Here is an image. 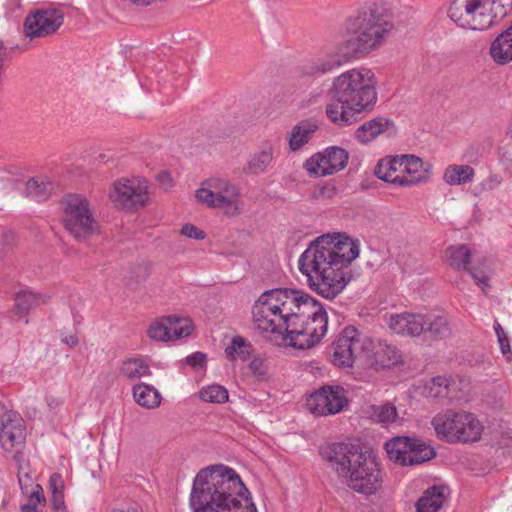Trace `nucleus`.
Segmentation results:
<instances>
[{
  "label": "nucleus",
  "instance_id": "obj_1",
  "mask_svg": "<svg viewBox=\"0 0 512 512\" xmlns=\"http://www.w3.org/2000/svg\"><path fill=\"white\" fill-rule=\"evenodd\" d=\"M189 506L192 512H257L240 476L224 465L209 466L197 473Z\"/></svg>",
  "mask_w": 512,
  "mask_h": 512
},
{
  "label": "nucleus",
  "instance_id": "obj_2",
  "mask_svg": "<svg viewBox=\"0 0 512 512\" xmlns=\"http://www.w3.org/2000/svg\"><path fill=\"white\" fill-rule=\"evenodd\" d=\"M374 72L366 67L349 69L332 81L328 95L334 100L326 106L327 118L340 127L358 121L362 114L373 111L378 94Z\"/></svg>",
  "mask_w": 512,
  "mask_h": 512
},
{
  "label": "nucleus",
  "instance_id": "obj_3",
  "mask_svg": "<svg viewBox=\"0 0 512 512\" xmlns=\"http://www.w3.org/2000/svg\"><path fill=\"white\" fill-rule=\"evenodd\" d=\"M393 24L384 9L375 4L358 10L344 23L345 40L339 52L322 62V73L331 72L351 59H359L381 47Z\"/></svg>",
  "mask_w": 512,
  "mask_h": 512
},
{
  "label": "nucleus",
  "instance_id": "obj_4",
  "mask_svg": "<svg viewBox=\"0 0 512 512\" xmlns=\"http://www.w3.org/2000/svg\"><path fill=\"white\" fill-rule=\"evenodd\" d=\"M319 306L318 301L307 293L291 289H272L263 292L253 305L255 327L270 334V340L278 341L292 321L300 315L309 316L310 309Z\"/></svg>",
  "mask_w": 512,
  "mask_h": 512
},
{
  "label": "nucleus",
  "instance_id": "obj_5",
  "mask_svg": "<svg viewBox=\"0 0 512 512\" xmlns=\"http://www.w3.org/2000/svg\"><path fill=\"white\" fill-rule=\"evenodd\" d=\"M327 460L353 491L368 496L380 489L382 476L377 457L371 452L363 451L358 444H331L327 451Z\"/></svg>",
  "mask_w": 512,
  "mask_h": 512
},
{
  "label": "nucleus",
  "instance_id": "obj_6",
  "mask_svg": "<svg viewBox=\"0 0 512 512\" xmlns=\"http://www.w3.org/2000/svg\"><path fill=\"white\" fill-rule=\"evenodd\" d=\"M359 242L344 232L322 234V298L336 297L352 278L350 265L359 257Z\"/></svg>",
  "mask_w": 512,
  "mask_h": 512
},
{
  "label": "nucleus",
  "instance_id": "obj_7",
  "mask_svg": "<svg viewBox=\"0 0 512 512\" xmlns=\"http://www.w3.org/2000/svg\"><path fill=\"white\" fill-rule=\"evenodd\" d=\"M512 9V0H453L448 16L458 26L487 30Z\"/></svg>",
  "mask_w": 512,
  "mask_h": 512
},
{
  "label": "nucleus",
  "instance_id": "obj_8",
  "mask_svg": "<svg viewBox=\"0 0 512 512\" xmlns=\"http://www.w3.org/2000/svg\"><path fill=\"white\" fill-rule=\"evenodd\" d=\"M63 224L77 242H86L99 233V225L88 200L80 194H68L61 201Z\"/></svg>",
  "mask_w": 512,
  "mask_h": 512
},
{
  "label": "nucleus",
  "instance_id": "obj_9",
  "mask_svg": "<svg viewBox=\"0 0 512 512\" xmlns=\"http://www.w3.org/2000/svg\"><path fill=\"white\" fill-rule=\"evenodd\" d=\"M195 197L201 204L210 208H221L231 216L240 212L239 188L229 180L222 178H210L203 182V187L196 191Z\"/></svg>",
  "mask_w": 512,
  "mask_h": 512
},
{
  "label": "nucleus",
  "instance_id": "obj_10",
  "mask_svg": "<svg viewBox=\"0 0 512 512\" xmlns=\"http://www.w3.org/2000/svg\"><path fill=\"white\" fill-rule=\"evenodd\" d=\"M371 347V338L347 326L332 344L331 361L339 367H351L356 359L363 360Z\"/></svg>",
  "mask_w": 512,
  "mask_h": 512
},
{
  "label": "nucleus",
  "instance_id": "obj_11",
  "mask_svg": "<svg viewBox=\"0 0 512 512\" xmlns=\"http://www.w3.org/2000/svg\"><path fill=\"white\" fill-rule=\"evenodd\" d=\"M385 449L389 459L402 466L419 465L435 457V451L429 444L406 436L390 439Z\"/></svg>",
  "mask_w": 512,
  "mask_h": 512
},
{
  "label": "nucleus",
  "instance_id": "obj_12",
  "mask_svg": "<svg viewBox=\"0 0 512 512\" xmlns=\"http://www.w3.org/2000/svg\"><path fill=\"white\" fill-rule=\"evenodd\" d=\"M147 183L136 178L120 179L113 183L109 198L116 207L128 210L144 206L149 197Z\"/></svg>",
  "mask_w": 512,
  "mask_h": 512
},
{
  "label": "nucleus",
  "instance_id": "obj_13",
  "mask_svg": "<svg viewBox=\"0 0 512 512\" xmlns=\"http://www.w3.org/2000/svg\"><path fill=\"white\" fill-rule=\"evenodd\" d=\"M64 14L62 11L50 8L40 9L29 14L24 21V34L33 40L39 37H46L54 34L63 24Z\"/></svg>",
  "mask_w": 512,
  "mask_h": 512
},
{
  "label": "nucleus",
  "instance_id": "obj_14",
  "mask_svg": "<svg viewBox=\"0 0 512 512\" xmlns=\"http://www.w3.org/2000/svg\"><path fill=\"white\" fill-rule=\"evenodd\" d=\"M25 440L23 419L16 412H4L0 405V442L5 450L21 445Z\"/></svg>",
  "mask_w": 512,
  "mask_h": 512
},
{
  "label": "nucleus",
  "instance_id": "obj_15",
  "mask_svg": "<svg viewBox=\"0 0 512 512\" xmlns=\"http://www.w3.org/2000/svg\"><path fill=\"white\" fill-rule=\"evenodd\" d=\"M320 236L310 242L308 248L300 255L298 268L307 278L310 289L320 294Z\"/></svg>",
  "mask_w": 512,
  "mask_h": 512
},
{
  "label": "nucleus",
  "instance_id": "obj_16",
  "mask_svg": "<svg viewBox=\"0 0 512 512\" xmlns=\"http://www.w3.org/2000/svg\"><path fill=\"white\" fill-rule=\"evenodd\" d=\"M363 361L376 370L391 368L402 362L400 350L386 341H372V347L363 356Z\"/></svg>",
  "mask_w": 512,
  "mask_h": 512
},
{
  "label": "nucleus",
  "instance_id": "obj_17",
  "mask_svg": "<svg viewBox=\"0 0 512 512\" xmlns=\"http://www.w3.org/2000/svg\"><path fill=\"white\" fill-rule=\"evenodd\" d=\"M402 168V178L397 179V185L408 187L427 182L430 178L432 165L424 163L417 156L402 155Z\"/></svg>",
  "mask_w": 512,
  "mask_h": 512
},
{
  "label": "nucleus",
  "instance_id": "obj_18",
  "mask_svg": "<svg viewBox=\"0 0 512 512\" xmlns=\"http://www.w3.org/2000/svg\"><path fill=\"white\" fill-rule=\"evenodd\" d=\"M395 133L394 122L386 117H375L357 127L353 133L354 139L361 144H369L380 135L391 136Z\"/></svg>",
  "mask_w": 512,
  "mask_h": 512
},
{
  "label": "nucleus",
  "instance_id": "obj_19",
  "mask_svg": "<svg viewBox=\"0 0 512 512\" xmlns=\"http://www.w3.org/2000/svg\"><path fill=\"white\" fill-rule=\"evenodd\" d=\"M460 411L447 410L436 414L431 425L437 437L448 443L459 442Z\"/></svg>",
  "mask_w": 512,
  "mask_h": 512
},
{
  "label": "nucleus",
  "instance_id": "obj_20",
  "mask_svg": "<svg viewBox=\"0 0 512 512\" xmlns=\"http://www.w3.org/2000/svg\"><path fill=\"white\" fill-rule=\"evenodd\" d=\"M425 315L401 313L391 315L389 328L397 334L417 337L425 332Z\"/></svg>",
  "mask_w": 512,
  "mask_h": 512
},
{
  "label": "nucleus",
  "instance_id": "obj_21",
  "mask_svg": "<svg viewBox=\"0 0 512 512\" xmlns=\"http://www.w3.org/2000/svg\"><path fill=\"white\" fill-rule=\"evenodd\" d=\"M320 121L316 118L303 119L292 127L287 135L288 146L292 152H297L310 142L319 130Z\"/></svg>",
  "mask_w": 512,
  "mask_h": 512
},
{
  "label": "nucleus",
  "instance_id": "obj_22",
  "mask_svg": "<svg viewBox=\"0 0 512 512\" xmlns=\"http://www.w3.org/2000/svg\"><path fill=\"white\" fill-rule=\"evenodd\" d=\"M423 393L427 397L441 400L459 398L456 381L446 376H436L426 381Z\"/></svg>",
  "mask_w": 512,
  "mask_h": 512
},
{
  "label": "nucleus",
  "instance_id": "obj_23",
  "mask_svg": "<svg viewBox=\"0 0 512 512\" xmlns=\"http://www.w3.org/2000/svg\"><path fill=\"white\" fill-rule=\"evenodd\" d=\"M490 56L498 65H506L512 62V25L492 41Z\"/></svg>",
  "mask_w": 512,
  "mask_h": 512
},
{
  "label": "nucleus",
  "instance_id": "obj_24",
  "mask_svg": "<svg viewBox=\"0 0 512 512\" xmlns=\"http://www.w3.org/2000/svg\"><path fill=\"white\" fill-rule=\"evenodd\" d=\"M282 341L289 339L291 346L297 349H308L320 341V336L316 333V328L304 327L297 329L294 320L292 326L285 331Z\"/></svg>",
  "mask_w": 512,
  "mask_h": 512
},
{
  "label": "nucleus",
  "instance_id": "obj_25",
  "mask_svg": "<svg viewBox=\"0 0 512 512\" xmlns=\"http://www.w3.org/2000/svg\"><path fill=\"white\" fill-rule=\"evenodd\" d=\"M322 399H324L322 416L337 414L348 404L345 391L341 386H322Z\"/></svg>",
  "mask_w": 512,
  "mask_h": 512
},
{
  "label": "nucleus",
  "instance_id": "obj_26",
  "mask_svg": "<svg viewBox=\"0 0 512 512\" xmlns=\"http://www.w3.org/2000/svg\"><path fill=\"white\" fill-rule=\"evenodd\" d=\"M349 153L341 147L331 146L322 152V176L334 174L348 163Z\"/></svg>",
  "mask_w": 512,
  "mask_h": 512
},
{
  "label": "nucleus",
  "instance_id": "obj_27",
  "mask_svg": "<svg viewBox=\"0 0 512 512\" xmlns=\"http://www.w3.org/2000/svg\"><path fill=\"white\" fill-rule=\"evenodd\" d=\"M402 155L388 156L378 161L374 174L378 179L397 185V179L402 178Z\"/></svg>",
  "mask_w": 512,
  "mask_h": 512
},
{
  "label": "nucleus",
  "instance_id": "obj_28",
  "mask_svg": "<svg viewBox=\"0 0 512 512\" xmlns=\"http://www.w3.org/2000/svg\"><path fill=\"white\" fill-rule=\"evenodd\" d=\"M459 442H476L480 440L483 425L476 416L469 412L460 411Z\"/></svg>",
  "mask_w": 512,
  "mask_h": 512
},
{
  "label": "nucleus",
  "instance_id": "obj_29",
  "mask_svg": "<svg viewBox=\"0 0 512 512\" xmlns=\"http://www.w3.org/2000/svg\"><path fill=\"white\" fill-rule=\"evenodd\" d=\"M445 488L433 486L425 490L416 502V512H438L445 502Z\"/></svg>",
  "mask_w": 512,
  "mask_h": 512
},
{
  "label": "nucleus",
  "instance_id": "obj_30",
  "mask_svg": "<svg viewBox=\"0 0 512 512\" xmlns=\"http://www.w3.org/2000/svg\"><path fill=\"white\" fill-rule=\"evenodd\" d=\"M47 299L46 295L32 291H20L15 295V313L20 317L26 316L31 309L45 304Z\"/></svg>",
  "mask_w": 512,
  "mask_h": 512
},
{
  "label": "nucleus",
  "instance_id": "obj_31",
  "mask_svg": "<svg viewBox=\"0 0 512 512\" xmlns=\"http://www.w3.org/2000/svg\"><path fill=\"white\" fill-rule=\"evenodd\" d=\"M274 158V149L271 144L255 153L243 168L247 174L258 175L267 170Z\"/></svg>",
  "mask_w": 512,
  "mask_h": 512
},
{
  "label": "nucleus",
  "instance_id": "obj_32",
  "mask_svg": "<svg viewBox=\"0 0 512 512\" xmlns=\"http://www.w3.org/2000/svg\"><path fill=\"white\" fill-rule=\"evenodd\" d=\"M133 397L140 406L148 409L156 408L161 403V395L158 390L144 383L133 387Z\"/></svg>",
  "mask_w": 512,
  "mask_h": 512
},
{
  "label": "nucleus",
  "instance_id": "obj_33",
  "mask_svg": "<svg viewBox=\"0 0 512 512\" xmlns=\"http://www.w3.org/2000/svg\"><path fill=\"white\" fill-rule=\"evenodd\" d=\"M475 171L469 165H449L443 174V180L448 185H462L472 181Z\"/></svg>",
  "mask_w": 512,
  "mask_h": 512
},
{
  "label": "nucleus",
  "instance_id": "obj_34",
  "mask_svg": "<svg viewBox=\"0 0 512 512\" xmlns=\"http://www.w3.org/2000/svg\"><path fill=\"white\" fill-rule=\"evenodd\" d=\"M53 182L42 177H33L26 182V194L28 197L40 202L46 200L54 190Z\"/></svg>",
  "mask_w": 512,
  "mask_h": 512
},
{
  "label": "nucleus",
  "instance_id": "obj_35",
  "mask_svg": "<svg viewBox=\"0 0 512 512\" xmlns=\"http://www.w3.org/2000/svg\"><path fill=\"white\" fill-rule=\"evenodd\" d=\"M150 374L149 366L141 358H128L120 366V375L129 380H136Z\"/></svg>",
  "mask_w": 512,
  "mask_h": 512
},
{
  "label": "nucleus",
  "instance_id": "obj_36",
  "mask_svg": "<svg viewBox=\"0 0 512 512\" xmlns=\"http://www.w3.org/2000/svg\"><path fill=\"white\" fill-rule=\"evenodd\" d=\"M445 256L449 265L456 269H468L471 252L466 245H455L446 249Z\"/></svg>",
  "mask_w": 512,
  "mask_h": 512
},
{
  "label": "nucleus",
  "instance_id": "obj_37",
  "mask_svg": "<svg viewBox=\"0 0 512 512\" xmlns=\"http://www.w3.org/2000/svg\"><path fill=\"white\" fill-rule=\"evenodd\" d=\"M425 332L435 338H443L449 335V321L444 315H425Z\"/></svg>",
  "mask_w": 512,
  "mask_h": 512
},
{
  "label": "nucleus",
  "instance_id": "obj_38",
  "mask_svg": "<svg viewBox=\"0 0 512 512\" xmlns=\"http://www.w3.org/2000/svg\"><path fill=\"white\" fill-rule=\"evenodd\" d=\"M49 488L51 491V503L56 512H66L64 502V482L59 473H54L49 479Z\"/></svg>",
  "mask_w": 512,
  "mask_h": 512
},
{
  "label": "nucleus",
  "instance_id": "obj_39",
  "mask_svg": "<svg viewBox=\"0 0 512 512\" xmlns=\"http://www.w3.org/2000/svg\"><path fill=\"white\" fill-rule=\"evenodd\" d=\"M369 416L377 423L388 425L396 421L398 414L394 405L386 403L371 406Z\"/></svg>",
  "mask_w": 512,
  "mask_h": 512
},
{
  "label": "nucleus",
  "instance_id": "obj_40",
  "mask_svg": "<svg viewBox=\"0 0 512 512\" xmlns=\"http://www.w3.org/2000/svg\"><path fill=\"white\" fill-rule=\"evenodd\" d=\"M250 344L245 338L235 336L231 340V344L225 348V355L230 361L241 359L246 361L250 357Z\"/></svg>",
  "mask_w": 512,
  "mask_h": 512
},
{
  "label": "nucleus",
  "instance_id": "obj_41",
  "mask_svg": "<svg viewBox=\"0 0 512 512\" xmlns=\"http://www.w3.org/2000/svg\"><path fill=\"white\" fill-rule=\"evenodd\" d=\"M167 319H169L171 324L169 325L171 327V330L169 331L170 341L181 339L191 334L193 327L189 319L175 316H168Z\"/></svg>",
  "mask_w": 512,
  "mask_h": 512
},
{
  "label": "nucleus",
  "instance_id": "obj_42",
  "mask_svg": "<svg viewBox=\"0 0 512 512\" xmlns=\"http://www.w3.org/2000/svg\"><path fill=\"white\" fill-rule=\"evenodd\" d=\"M200 398L209 403H225L228 400V391L221 385L213 384L200 390Z\"/></svg>",
  "mask_w": 512,
  "mask_h": 512
},
{
  "label": "nucleus",
  "instance_id": "obj_43",
  "mask_svg": "<svg viewBox=\"0 0 512 512\" xmlns=\"http://www.w3.org/2000/svg\"><path fill=\"white\" fill-rule=\"evenodd\" d=\"M168 325L171 324L167 317L154 322L148 329L149 337L157 341H170L169 331L171 330V327H168Z\"/></svg>",
  "mask_w": 512,
  "mask_h": 512
},
{
  "label": "nucleus",
  "instance_id": "obj_44",
  "mask_svg": "<svg viewBox=\"0 0 512 512\" xmlns=\"http://www.w3.org/2000/svg\"><path fill=\"white\" fill-rule=\"evenodd\" d=\"M501 183L502 177L500 175L490 174L478 186H476V190L478 193L490 192L498 188Z\"/></svg>",
  "mask_w": 512,
  "mask_h": 512
},
{
  "label": "nucleus",
  "instance_id": "obj_45",
  "mask_svg": "<svg viewBox=\"0 0 512 512\" xmlns=\"http://www.w3.org/2000/svg\"><path fill=\"white\" fill-rule=\"evenodd\" d=\"M249 368L258 379H264L267 376L268 367L265 360L261 357H255L249 363Z\"/></svg>",
  "mask_w": 512,
  "mask_h": 512
},
{
  "label": "nucleus",
  "instance_id": "obj_46",
  "mask_svg": "<svg viewBox=\"0 0 512 512\" xmlns=\"http://www.w3.org/2000/svg\"><path fill=\"white\" fill-rule=\"evenodd\" d=\"M467 270L470 272L471 277L479 285V287L482 289V291L486 293L490 286H489V277L485 273V271L476 269L474 267H468Z\"/></svg>",
  "mask_w": 512,
  "mask_h": 512
},
{
  "label": "nucleus",
  "instance_id": "obj_47",
  "mask_svg": "<svg viewBox=\"0 0 512 512\" xmlns=\"http://www.w3.org/2000/svg\"><path fill=\"white\" fill-rule=\"evenodd\" d=\"M185 363L193 369H201L206 366L207 355L200 351L194 352L185 358Z\"/></svg>",
  "mask_w": 512,
  "mask_h": 512
},
{
  "label": "nucleus",
  "instance_id": "obj_48",
  "mask_svg": "<svg viewBox=\"0 0 512 512\" xmlns=\"http://www.w3.org/2000/svg\"><path fill=\"white\" fill-rule=\"evenodd\" d=\"M180 233L183 236L196 240H203L206 237L203 230L198 229L195 225L190 223L183 225Z\"/></svg>",
  "mask_w": 512,
  "mask_h": 512
},
{
  "label": "nucleus",
  "instance_id": "obj_49",
  "mask_svg": "<svg viewBox=\"0 0 512 512\" xmlns=\"http://www.w3.org/2000/svg\"><path fill=\"white\" fill-rule=\"evenodd\" d=\"M41 502H45L44 491L42 487L37 484L34 486L28 498V503L25 505L34 508V510L36 511L37 505L40 504Z\"/></svg>",
  "mask_w": 512,
  "mask_h": 512
},
{
  "label": "nucleus",
  "instance_id": "obj_50",
  "mask_svg": "<svg viewBox=\"0 0 512 512\" xmlns=\"http://www.w3.org/2000/svg\"><path fill=\"white\" fill-rule=\"evenodd\" d=\"M304 169L311 176H318V170L320 169V152L313 154L303 165Z\"/></svg>",
  "mask_w": 512,
  "mask_h": 512
},
{
  "label": "nucleus",
  "instance_id": "obj_51",
  "mask_svg": "<svg viewBox=\"0 0 512 512\" xmlns=\"http://www.w3.org/2000/svg\"><path fill=\"white\" fill-rule=\"evenodd\" d=\"M319 401H320V389L312 392L306 400V406H307L308 410L314 415L319 414V410H318V407L320 405Z\"/></svg>",
  "mask_w": 512,
  "mask_h": 512
},
{
  "label": "nucleus",
  "instance_id": "obj_52",
  "mask_svg": "<svg viewBox=\"0 0 512 512\" xmlns=\"http://www.w3.org/2000/svg\"><path fill=\"white\" fill-rule=\"evenodd\" d=\"M501 351L504 355L510 352V345L506 334L497 336Z\"/></svg>",
  "mask_w": 512,
  "mask_h": 512
},
{
  "label": "nucleus",
  "instance_id": "obj_53",
  "mask_svg": "<svg viewBox=\"0 0 512 512\" xmlns=\"http://www.w3.org/2000/svg\"><path fill=\"white\" fill-rule=\"evenodd\" d=\"M336 193V187L331 183L322 184V198H331Z\"/></svg>",
  "mask_w": 512,
  "mask_h": 512
},
{
  "label": "nucleus",
  "instance_id": "obj_54",
  "mask_svg": "<svg viewBox=\"0 0 512 512\" xmlns=\"http://www.w3.org/2000/svg\"><path fill=\"white\" fill-rule=\"evenodd\" d=\"M62 342L65 343L66 345H68L69 347H75L78 345V338L76 335H65L62 337Z\"/></svg>",
  "mask_w": 512,
  "mask_h": 512
},
{
  "label": "nucleus",
  "instance_id": "obj_55",
  "mask_svg": "<svg viewBox=\"0 0 512 512\" xmlns=\"http://www.w3.org/2000/svg\"><path fill=\"white\" fill-rule=\"evenodd\" d=\"M131 4L137 7H147L151 5V0H128Z\"/></svg>",
  "mask_w": 512,
  "mask_h": 512
},
{
  "label": "nucleus",
  "instance_id": "obj_56",
  "mask_svg": "<svg viewBox=\"0 0 512 512\" xmlns=\"http://www.w3.org/2000/svg\"><path fill=\"white\" fill-rule=\"evenodd\" d=\"M321 317H322V337H323L325 335V332H326V324H327V321H328L327 313H326V311L324 310L323 307H322Z\"/></svg>",
  "mask_w": 512,
  "mask_h": 512
},
{
  "label": "nucleus",
  "instance_id": "obj_57",
  "mask_svg": "<svg viewBox=\"0 0 512 512\" xmlns=\"http://www.w3.org/2000/svg\"><path fill=\"white\" fill-rule=\"evenodd\" d=\"M319 71V67L317 65H313L311 67H305L303 72L304 74L306 75H314L315 73H317Z\"/></svg>",
  "mask_w": 512,
  "mask_h": 512
},
{
  "label": "nucleus",
  "instance_id": "obj_58",
  "mask_svg": "<svg viewBox=\"0 0 512 512\" xmlns=\"http://www.w3.org/2000/svg\"><path fill=\"white\" fill-rule=\"evenodd\" d=\"M494 329H495V332H496L497 336L505 334L503 328L501 327V325L498 322L495 323Z\"/></svg>",
  "mask_w": 512,
  "mask_h": 512
},
{
  "label": "nucleus",
  "instance_id": "obj_59",
  "mask_svg": "<svg viewBox=\"0 0 512 512\" xmlns=\"http://www.w3.org/2000/svg\"><path fill=\"white\" fill-rule=\"evenodd\" d=\"M21 512H36L34 508L30 506H26L25 504L21 506Z\"/></svg>",
  "mask_w": 512,
  "mask_h": 512
},
{
  "label": "nucleus",
  "instance_id": "obj_60",
  "mask_svg": "<svg viewBox=\"0 0 512 512\" xmlns=\"http://www.w3.org/2000/svg\"><path fill=\"white\" fill-rule=\"evenodd\" d=\"M320 317V308H318L316 311L312 312V320L315 321Z\"/></svg>",
  "mask_w": 512,
  "mask_h": 512
},
{
  "label": "nucleus",
  "instance_id": "obj_61",
  "mask_svg": "<svg viewBox=\"0 0 512 512\" xmlns=\"http://www.w3.org/2000/svg\"><path fill=\"white\" fill-rule=\"evenodd\" d=\"M4 237H5V238H8V237L13 238V234H12V233H10V232H9V233H5V234H4Z\"/></svg>",
  "mask_w": 512,
  "mask_h": 512
},
{
  "label": "nucleus",
  "instance_id": "obj_62",
  "mask_svg": "<svg viewBox=\"0 0 512 512\" xmlns=\"http://www.w3.org/2000/svg\"><path fill=\"white\" fill-rule=\"evenodd\" d=\"M116 512H137L136 510H118Z\"/></svg>",
  "mask_w": 512,
  "mask_h": 512
}]
</instances>
